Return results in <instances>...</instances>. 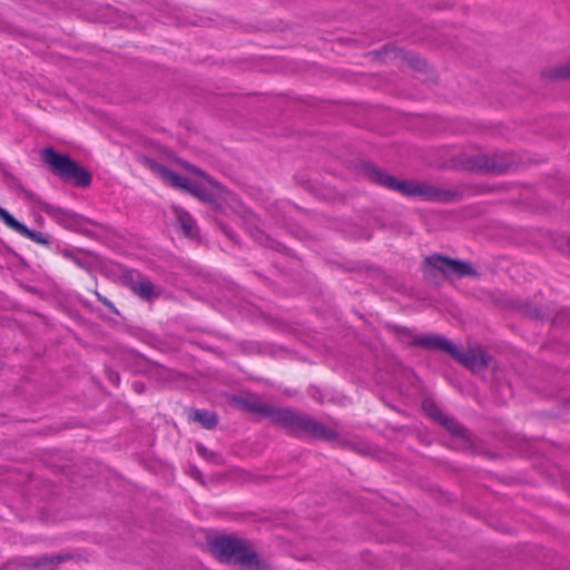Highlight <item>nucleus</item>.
<instances>
[{"label": "nucleus", "instance_id": "obj_24", "mask_svg": "<svg viewBox=\"0 0 570 570\" xmlns=\"http://www.w3.org/2000/svg\"><path fill=\"white\" fill-rule=\"evenodd\" d=\"M205 450H206V449H205V446H204V445H200V444H199V445H197V452H198L199 454H203V453L205 452Z\"/></svg>", "mask_w": 570, "mask_h": 570}, {"label": "nucleus", "instance_id": "obj_13", "mask_svg": "<svg viewBox=\"0 0 570 570\" xmlns=\"http://www.w3.org/2000/svg\"><path fill=\"white\" fill-rule=\"evenodd\" d=\"M189 417L207 430L214 429L217 425V416L210 411L194 410Z\"/></svg>", "mask_w": 570, "mask_h": 570}, {"label": "nucleus", "instance_id": "obj_2", "mask_svg": "<svg viewBox=\"0 0 570 570\" xmlns=\"http://www.w3.org/2000/svg\"><path fill=\"white\" fill-rule=\"evenodd\" d=\"M255 410L261 413L271 414L276 423L283 425L294 434L308 435L326 441L335 440L337 438L335 430L306 414L288 409L269 411L268 406L264 404L256 406Z\"/></svg>", "mask_w": 570, "mask_h": 570}, {"label": "nucleus", "instance_id": "obj_14", "mask_svg": "<svg viewBox=\"0 0 570 570\" xmlns=\"http://www.w3.org/2000/svg\"><path fill=\"white\" fill-rule=\"evenodd\" d=\"M177 220L186 236H193L195 230V220L190 214L183 208H175Z\"/></svg>", "mask_w": 570, "mask_h": 570}, {"label": "nucleus", "instance_id": "obj_12", "mask_svg": "<svg viewBox=\"0 0 570 570\" xmlns=\"http://www.w3.org/2000/svg\"><path fill=\"white\" fill-rule=\"evenodd\" d=\"M69 557L66 554L43 556L36 560L31 567L33 570H55L56 567L66 561Z\"/></svg>", "mask_w": 570, "mask_h": 570}, {"label": "nucleus", "instance_id": "obj_20", "mask_svg": "<svg viewBox=\"0 0 570 570\" xmlns=\"http://www.w3.org/2000/svg\"><path fill=\"white\" fill-rule=\"evenodd\" d=\"M0 218L11 229H13L14 225L18 223V220L1 206H0Z\"/></svg>", "mask_w": 570, "mask_h": 570}, {"label": "nucleus", "instance_id": "obj_26", "mask_svg": "<svg viewBox=\"0 0 570 570\" xmlns=\"http://www.w3.org/2000/svg\"><path fill=\"white\" fill-rule=\"evenodd\" d=\"M53 212H57L56 209H53L52 207H49L48 209H46V213L51 215Z\"/></svg>", "mask_w": 570, "mask_h": 570}, {"label": "nucleus", "instance_id": "obj_9", "mask_svg": "<svg viewBox=\"0 0 570 570\" xmlns=\"http://www.w3.org/2000/svg\"><path fill=\"white\" fill-rule=\"evenodd\" d=\"M412 344L426 350L444 351L448 354L452 350L453 345V343L448 338L434 334L414 336L412 340Z\"/></svg>", "mask_w": 570, "mask_h": 570}, {"label": "nucleus", "instance_id": "obj_8", "mask_svg": "<svg viewBox=\"0 0 570 570\" xmlns=\"http://www.w3.org/2000/svg\"><path fill=\"white\" fill-rule=\"evenodd\" d=\"M449 355L466 367L487 366L489 362L487 355L482 351L469 350L466 352H461L454 344L452 345V350Z\"/></svg>", "mask_w": 570, "mask_h": 570}, {"label": "nucleus", "instance_id": "obj_1", "mask_svg": "<svg viewBox=\"0 0 570 570\" xmlns=\"http://www.w3.org/2000/svg\"><path fill=\"white\" fill-rule=\"evenodd\" d=\"M210 549L220 562L238 564L243 570H271L269 563L245 539L219 537L212 541Z\"/></svg>", "mask_w": 570, "mask_h": 570}, {"label": "nucleus", "instance_id": "obj_3", "mask_svg": "<svg viewBox=\"0 0 570 570\" xmlns=\"http://www.w3.org/2000/svg\"><path fill=\"white\" fill-rule=\"evenodd\" d=\"M367 176L373 183L407 197H417L424 200L436 202H445L450 198V193L448 190L440 189L426 183L397 179L376 168L368 169Z\"/></svg>", "mask_w": 570, "mask_h": 570}, {"label": "nucleus", "instance_id": "obj_19", "mask_svg": "<svg viewBox=\"0 0 570 570\" xmlns=\"http://www.w3.org/2000/svg\"><path fill=\"white\" fill-rule=\"evenodd\" d=\"M0 218L11 229H13L14 225L18 223V220L1 206H0Z\"/></svg>", "mask_w": 570, "mask_h": 570}, {"label": "nucleus", "instance_id": "obj_10", "mask_svg": "<svg viewBox=\"0 0 570 570\" xmlns=\"http://www.w3.org/2000/svg\"><path fill=\"white\" fill-rule=\"evenodd\" d=\"M130 288L135 295L144 301H151L159 295L155 292L154 284L148 278L139 275L137 282H131Z\"/></svg>", "mask_w": 570, "mask_h": 570}, {"label": "nucleus", "instance_id": "obj_25", "mask_svg": "<svg viewBox=\"0 0 570 570\" xmlns=\"http://www.w3.org/2000/svg\"><path fill=\"white\" fill-rule=\"evenodd\" d=\"M187 168H188V169H190V170H193V171H194L195 174H197V175H200V174H202V171H200V170H198V169H196V168H194V167H189V166H187Z\"/></svg>", "mask_w": 570, "mask_h": 570}, {"label": "nucleus", "instance_id": "obj_11", "mask_svg": "<svg viewBox=\"0 0 570 570\" xmlns=\"http://www.w3.org/2000/svg\"><path fill=\"white\" fill-rule=\"evenodd\" d=\"M542 77L551 81L570 80V60L544 69L542 71Z\"/></svg>", "mask_w": 570, "mask_h": 570}, {"label": "nucleus", "instance_id": "obj_6", "mask_svg": "<svg viewBox=\"0 0 570 570\" xmlns=\"http://www.w3.org/2000/svg\"><path fill=\"white\" fill-rule=\"evenodd\" d=\"M425 263L442 272L444 275L454 274L459 277L475 275V271L469 263L451 259L441 255H433L425 258Z\"/></svg>", "mask_w": 570, "mask_h": 570}, {"label": "nucleus", "instance_id": "obj_18", "mask_svg": "<svg viewBox=\"0 0 570 570\" xmlns=\"http://www.w3.org/2000/svg\"><path fill=\"white\" fill-rule=\"evenodd\" d=\"M0 218L11 229H13L14 225L18 223V220L1 206H0Z\"/></svg>", "mask_w": 570, "mask_h": 570}, {"label": "nucleus", "instance_id": "obj_5", "mask_svg": "<svg viewBox=\"0 0 570 570\" xmlns=\"http://www.w3.org/2000/svg\"><path fill=\"white\" fill-rule=\"evenodd\" d=\"M514 166L513 157L508 154H480L471 159L469 168L471 170L490 173V174H504L511 170Z\"/></svg>", "mask_w": 570, "mask_h": 570}, {"label": "nucleus", "instance_id": "obj_17", "mask_svg": "<svg viewBox=\"0 0 570 570\" xmlns=\"http://www.w3.org/2000/svg\"><path fill=\"white\" fill-rule=\"evenodd\" d=\"M443 425L449 432H451L453 435H463L464 428L458 423L454 419L445 415V417L440 423Z\"/></svg>", "mask_w": 570, "mask_h": 570}, {"label": "nucleus", "instance_id": "obj_15", "mask_svg": "<svg viewBox=\"0 0 570 570\" xmlns=\"http://www.w3.org/2000/svg\"><path fill=\"white\" fill-rule=\"evenodd\" d=\"M12 230L37 244H47V240L41 233L29 229L20 222L14 225Z\"/></svg>", "mask_w": 570, "mask_h": 570}, {"label": "nucleus", "instance_id": "obj_23", "mask_svg": "<svg viewBox=\"0 0 570 570\" xmlns=\"http://www.w3.org/2000/svg\"><path fill=\"white\" fill-rule=\"evenodd\" d=\"M95 295L98 298V301L101 302L104 305H106L108 307H112V304L105 296H102L98 292H96Z\"/></svg>", "mask_w": 570, "mask_h": 570}, {"label": "nucleus", "instance_id": "obj_4", "mask_svg": "<svg viewBox=\"0 0 570 570\" xmlns=\"http://www.w3.org/2000/svg\"><path fill=\"white\" fill-rule=\"evenodd\" d=\"M41 158L62 179L72 180L80 187L90 185L91 175L69 156L58 154L53 148L48 147L41 151Z\"/></svg>", "mask_w": 570, "mask_h": 570}, {"label": "nucleus", "instance_id": "obj_7", "mask_svg": "<svg viewBox=\"0 0 570 570\" xmlns=\"http://www.w3.org/2000/svg\"><path fill=\"white\" fill-rule=\"evenodd\" d=\"M147 165L154 174L160 177L169 186L183 190L190 189V180L188 178L181 177L180 175L154 160H147Z\"/></svg>", "mask_w": 570, "mask_h": 570}, {"label": "nucleus", "instance_id": "obj_21", "mask_svg": "<svg viewBox=\"0 0 570 570\" xmlns=\"http://www.w3.org/2000/svg\"><path fill=\"white\" fill-rule=\"evenodd\" d=\"M0 218L11 229H13L14 225L18 223V220L1 206H0Z\"/></svg>", "mask_w": 570, "mask_h": 570}, {"label": "nucleus", "instance_id": "obj_16", "mask_svg": "<svg viewBox=\"0 0 570 570\" xmlns=\"http://www.w3.org/2000/svg\"><path fill=\"white\" fill-rule=\"evenodd\" d=\"M423 410L431 419L438 423H441V421L445 417V414L442 412V410L432 401H424Z\"/></svg>", "mask_w": 570, "mask_h": 570}, {"label": "nucleus", "instance_id": "obj_22", "mask_svg": "<svg viewBox=\"0 0 570 570\" xmlns=\"http://www.w3.org/2000/svg\"><path fill=\"white\" fill-rule=\"evenodd\" d=\"M185 190L193 195H196V196H199V193H200V188L191 181H190V189H185Z\"/></svg>", "mask_w": 570, "mask_h": 570}]
</instances>
